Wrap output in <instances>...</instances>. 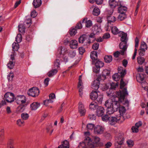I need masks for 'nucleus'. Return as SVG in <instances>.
Here are the masks:
<instances>
[{
    "instance_id": "f257e3e1",
    "label": "nucleus",
    "mask_w": 148,
    "mask_h": 148,
    "mask_svg": "<svg viewBox=\"0 0 148 148\" xmlns=\"http://www.w3.org/2000/svg\"><path fill=\"white\" fill-rule=\"evenodd\" d=\"M128 94L127 88H125L122 91H116L115 97H113L111 99L106 101L105 105L107 108V114L110 115L114 112L117 111L119 106L120 102L124 100L125 96Z\"/></svg>"
},
{
    "instance_id": "f03ea898",
    "label": "nucleus",
    "mask_w": 148,
    "mask_h": 148,
    "mask_svg": "<svg viewBox=\"0 0 148 148\" xmlns=\"http://www.w3.org/2000/svg\"><path fill=\"white\" fill-rule=\"evenodd\" d=\"M122 36L121 38V42L120 43L119 46L120 49H122L121 51V54L123 55L127 47V43L128 39L127 38V35L126 33L122 32Z\"/></svg>"
},
{
    "instance_id": "7ed1b4c3",
    "label": "nucleus",
    "mask_w": 148,
    "mask_h": 148,
    "mask_svg": "<svg viewBox=\"0 0 148 148\" xmlns=\"http://www.w3.org/2000/svg\"><path fill=\"white\" fill-rule=\"evenodd\" d=\"M12 47L13 52L11 55V59L12 61H10V69H13L15 63L14 57L16 54L15 51H18L19 48V45L18 43L14 42L12 44Z\"/></svg>"
},
{
    "instance_id": "20e7f679",
    "label": "nucleus",
    "mask_w": 148,
    "mask_h": 148,
    "mask_svg": "<svg viewBox=\"0 0 148 148\" xmlns=\"http://www.w3.org/2000/svg\"><path fill=\"white\" fill-rule=\"evenodd\" d=\"M95 145L93 144L91 138L87 137L85 139L84 142H80L78 146V148H95Z\"/></svg>"
},
{
    "instance_id": "39448f33",
    "label": "nucleus",
    "mask_w": 148,
    "mask_h": 148,
    "mask_svg": "<svg viewBox=\"0 0 148 148\" xmlns=\"http://www.w3.org/2000/svg\"><path fill=\"white\" fill-rule=\"evenodd\" d=\"M65 51L64 49L62 47H60L58 50V56L60 58H62L63 59L64 61L66 62L68 61V58L67 56L64 53Z\"/></svg>"
},
{
    "instance_id": "423d86ee",
    "label": "nucleus",
    "mask_w": 148,
    "mask_h": 148,
    "mask_svg": "<svg viewBox=\"0 0 148 148\" xmlns=\"http://www.w3.org/2000/svg\"><path fill=\"white\" fill-rule=\"evenodd\" d=\"M39 93V89L36 87H33L30 88L27 91V94L29 96L34 97L38 96Z\"/></svg>"
},
{
    "instance_id": "0eeeda50",
    "label": "nucleus",
    "mask_w": 148,
    "mask_h": 148,
    "mask_svg": "<svg viewBox=\"0 0 148 148\" xmlns=\"http://www.w3.org/2000/svg\"><path fill=\"white\" fill-rule=\"evenodd\" d=\"M123 117L122 116H120V114L116 115L115 116L110 117L109 123L111 125H114L117 121L121 120V119Z\"/></svg>"
},
{
    "instance_id": "6e6552de",
    "label": "nucleus",
    "mask_w": 148,
    "mask_h": 148,
    "mask_svg": "<svg viewBox=\"0 0 148 148\" xmlns=\"http://www.w3.org/2000/svg\"><path fill=\"white\" fill-rule=\"evenodd\" d=\"M124 137L121 135L116 137L115 140V146L118 147L119 146L122 145L124 143ZM118 148H120V146L118 147Z\"/></svg>"
},
{
    "instance_id": "1a4fd4ad",
    "label": "nucleus",
    "mask_w": 148,
    "mask_h": 148,
    "mask_svg": "<svg viewBox=\"0 0 148 148\" xmlns=\"http://www.w3.org/2000/svg\"><path fill=\"white\" fill-rule=\"evenodd\" d=\"M15 100L18 104H23L26 101L25 97L23 95L18 96L16 97Z\"/></svg>"
},
{
    "instance_id": "9d476101",
    "label": "nucleus",
    "mask_w": 148,
    "mask_h": 148,
    "mask_svg": "<svg viewBox=\"0 0 148 148\" xmlns=\"http://www.w3.org/2000/svg\"><path fill=\"white\" fill-rule=\"evenodd\" d=\"M104 130L103 127L100 125H96L94 128V132L95 134H100L103 133Z\"/></svg>"
},
{
    "instance_id": "9b49d317",
    "label": "nucleus",
    "mask_w": 148,
    "mask_h": 148,
    "mask_svg": "<svg viewBox=\"0 0 148 148\" xmlns=\"http://www.w3.org/2000/svg\"><path fill=\"white\" fill-rule=\"evenodd\" d=\"M82 76L80 75L79 77V82L78 85V88H79V94L80 97H82L83 94V89L84 88V87L83 86V83L82 80Z\"/></svg>"
},
{
    "instance_id": "f8f14e48",
    "label": "nucleus",
    "mask_w": 148,
    "mask_h": 148,
    "mask_svg": "<svg viewBox=\"0 0 148 148\" xmlns=\"http://www.w3.org/2000/svg\"><path fill=\"white\" fill-rule=\"evenodd\" d=\"M101 80L98 77L96 79L94 80V81L91 84L92 88L95 90H97L99 87V82Z\"/></svg>"
},
{
    "instance_id": "ddd939ff",
    "label": "nucleus",
    "mask_w": 148,
    "mask_h": 148,
    "mask_svg": "<svg viewBox=\"0 0 148 148\" xmlns=\"http://www.w3.org/2000/svg\"><path fill=\"white\" fill-rule=\"evenodd\" d=\"M78 110L81 116L85 115L86 110L84 108V106L82 102H80L79 103Z\"/></svg>"
},
{
    "instance_id": "4468645a",
    "label": "nucleus",
    "mask_w": 148,
    "mask_h": 148,
    "mask_svg": "<svg viewBox=\"0 0 148 148\" xmlns=\"http://www.w3.org/2000/svg\"><path fill=\"white\" fill-rule=\"evenodd\" d=\"M110 73V71L107 69H105L102 72L101 75L99 76V77L100 80L104 81L106 78V77L107 75Z\"/></svg>"
},
{
    "instance_id": "2eb2a0df",
    "label": "nucleus",
    "mask_w": 148,
    "mask_h": 148,
    "mask_svg": "<svg viewBox=\"0 0 148 148\" xmlns=\"http://www.w3.org/2000/svg\"><path fill=\"white\" fill-rule=\"evenodd\" d=\"M9 92H7L4 95V99L3 100H2L0 103V108L2 106L6 104V101L8 103H9Z\"/></svg>"
},
{
    "instance_id": "dca6fc26",
    "label": "nucleus",
    "mask_w": 148,
    "mask_h": 148,
    "mask_svg": "<svg viewBox=\"0 0 148 148\" xmlns=\"http://www.w3.org/2000/svg\"><path fill=\"white\" fill-rule=\"evenodd\" d=\"M105 110L104 108L101 106L97 107L96 111V114L98 116H101L103 114Z\"/></svg>"
},
{
    "instance_id": "f3484780",
    "label": "nucleus",
    "mask_w": 148,
    "mask_h": 148,
    "mask_svg": "<svg viewBox=\"0 0 148 148\" xmlns=\"http://www.w3.org/2000/svg\"><path fill=\"white\" fill-rule=\"evenodd\" d=\"M26 106L23 104H21L16 108V113L17 114H19L23 112Z\"/></svg>"
},
{
    "instance_id": "a211bd4d",
    "label": "nucleus",
    "mask_w": 148,
    "mask_h": 148,
    "mask_svg": "<svg viewBox=\"0 0 148 148\" xmlns=\"http://www.w3.org/2000/svg\"><path fill=\"white\" fill-rule=\"evenodd\" d=\"M137 80L139 82H140L141 83L142 87L144 89H147V87L146 86H144V84H145L147 85V84L146 83H143L142 82L144 80V77L143 75L141 76L140 75L139 76L137 77Z\"/></svg>"
},
{
    "instance_id": "6ab92c4d",
    "label": "nucleus",
    "mask_w": 148,
    "mask_h": 148,
    "mask_svg": "<svg viewBox=\"0 0 148 148\" xmlns=\"http://www.w3.org/2000/svg\"><path fill=\"white\" fill-rule=\"evenodd\" d=\"M78 43L77 41L75 40H72L70 42V47L71 48L75 49L78 47Z\"/></svg>"
},
{
    "instance_id": "aec40b11",
    "label": "nucleus",
    "mask_w": 148,
    "mask_h": 148,
    "mask_svg": "<svg viewBox=\"0 0 148 148\" xmlns=\"http://www.w3.org/2000/svg\"><path fill=\"white\" fill-rule=\"evenodd\" d=\"M40 106L39 103L38 102H34L30 105V108L32 110H35L38 108Z\"/></svg>"
},
{
    "instance_id": "412c9836",
    "label": "nucleus",
    "mask_w": 148,
    "mask_h": 148,
    "mask_svg": "<svg viewBox=\"0 0 148 148\" xmlns=\"http://www.w3.org/2000/svg\"><path fill=\"white\" fill-rule=\"evenodd\" d=\"M90 57L92 60V63L94 64V61L96 60L97 58V53L96 51H93L91 52Z\"/></svg>"
},
{
    "instance_id": "4be33fe9",
    "label": "nucleus",
    "mask_w": 148,
    "mask_h": 148,
    "mask_svg": "<svg viewBox=\"0 0 148 148\" xmlns=\"http://www.w3.org/2000/svg\"><path fill=\"white\" fill-rule=\"evenodd\" d=\"M58 72V70L56 68L52 69L47 73L48 76L49 77H51L55 75Z\"/></svg>"
},
{
    "instance_id": "5701e85b",
    "label": "nucleus",
    "mask_w": 148,
    "mask_h": 148,
    "mask_svg": "<svg viewBox=\"0 0 148 148\" xmlns=\"http://www.w3.org/2000/svg\"><path fill=\"white\" fill-rule=\"evenodd\" d=\"M98 95H99V93H98L97 91H92L90 95V98L92 100H95L97 98Z\"/></svg>"
},
{
    "instance_id": "b1692460",
    "label": "nucleus",
    "mask_w": 148,
    "mask_h": 148,
    "mask_svg": "<svg viewBox=\"0 0 148 148\" xmlns=\"http://www.w3.org/2000/svg\"><path fill=\"white\" fill-rule=\"evenodd\" d=\"M118 73L120 74L121 76L123 77L126 74V71L125 70H123V68L120 66L118 68Z\"/></svg>"
},
{
    "instance_id": "393cba45",
    "label": "nucleus",
    "mask_w": 148,
    "mask_h": 148,
    "mask_svg": "<svg viewBox=\"0 0 148 148\" xmlns=\"http://www.w3.org/2000/svg\"><path fill=\"white\" fill-rule=\"evenodd\" d=\"M41 3V0H34L33 5L35 8H36L40 6Z\"/></svg>"
},
{
    "instance_id": "a878e982",
    "label": "nucleus",
    "mask_w": 148,
    "mask_h": 148,
    "mask_svg": "<svg viewBox=\"0 0 148 148\" xmlns=\"http://www.w3.org/2000/svg\"><path fill=\"white\" fill-rule=\"evenodd\" d=\"M109 5L112 8H114L118 5V3L115 0H109Z\"/></svg>"
},
{
    "instance_id": "bb28decb",
    "label": "nucleus",
    "mask_w": 148,
    "mask_h": 148,
    "mask_svg": "<svg viewBox=\"0 0 148 148\" xmlns=\"http://www.w3.org/2000/svg\"><path fill=\"white\" fill-rule=\"evenodd\" d=\"M127 10V7L122 5L120 6L118 8V11L119 13L125 14Z\"/></svg>"
},
{
    "instance_id": "cd10ccee",
    "label": "nucleus",
    "mask_w": 148,
    "mask_h": 148,
    "mask_svg": "<svg viewBox=\"0 0 148 148\" xmlns=\"http://www.w3.org/2000/svg\"><path fill=\"white\" fill-rule=\"evenodd\" d=\"M111 31L112 34L114 35H116L120 32L116 26H114L112 27Z\"/></svg>"
},
{
    "instance_id": "c85d7f7f",
    "label": "nucleus",
    "mask_w": 148,
    "mask_h": 148,
    "mask_svg": "<svg viewBox=\"0 0 148 148\" xmlns=\"http://www.w3.org/2000/svg\"><path fill=\"white\" fill-rule=\"evenodd\" d=\"M96 67L98 69H100L103 66V63L102 61L98 60L95 63Z\"/></svg>"
},
{
    "instance_id": "c756f323",
    "label": "nucleus",
    "mask_w": 148,
    "mask_h": 148,
    "mask_svg": "<svg viewBox=\"0 0 148 148\" xmlns=\"http://www.w3.org/2000/svg\"><path fill=\"white\" fill-rule=\"evenodd\" d=\"M118 17V20L119 21H121L124 19L126 17L125 14L120 13Z\"/></svg>"
},
{
    "instance_id": "7c9ffc66",
    "label": "nucleus",
    "mask_w": 148,
    "mask_h": 148,
    "mask_svg": "<svg viewBox=\"0 0 148 148\" xmlns=\"http://www.w3.org/2000/svg\"><path fill=\"white\" fill-rule=\"evenodd\" d=\"M119 111L120 113L119 114L120 115V116H121V114H123L125 113L126 111V109L123 106L121 107L120 106V104H119Z\"/></svg>"
},
{
    "instance_id": "2f4dec72",
    "label": "nucleus",
    "mask_w": 148,
    "mask_h": 148,
    "mask_svg": "<svg viewBox=\"0 0 148 148\" xmlns=\"http://www.w3.org/2000/svg\"><path fill=\"white\" fill-rule=\"evenodd\" d=\"M104 59L106 62L109 63L112 61V57L110 56H105Z\"/></svg>"
},
{
    "instance_id": "473e14b6",
    "label": "nucleus",
    "mask_w": 148,
    "mask_h": 148,
    "mask_svg": "<svg viewBox=\"0 0 148 148\" xmlns=\"http://www.w3.org/2000/svg\"><path fill=\"white\" fill-rule=\"evenodd\" d=\"M100 13V11L99 8L96 7L94 9L92 12L93 15L97 16L99 15Z\"/></svg>"
},
{
    "instance_id": "72a5a7b5",
    "label": "nucleus",
    "mask_w": 148,
    "mask_h": 148,
    "mask_svg": "<svg viewBox=\"0 0 148 148\" xmlns=\"http://www.w3.org/2000/svg\"><path fill=\"white\" fill-rule=\"evenodd\" d=\"M98 107L96 103L94 102H91L89 108L92 110H94Z\"/></svg>"
},
{
    "instance_id": "f704fd0d",
    "label": "nucleus",
    "mask_w": 148,
    "mask_h": 148,
    "mask_svg": "<svg viewBox=\"0 0 148 148\" xmlns=\"http://www.w3.org/2000/svg\"><path fill=\"white\" fill-rule=\"evenodd\" d=\"M60 61L58 59H56L54 62V66L57 69L60 67Z\"/></svg>"
},
{
    "instance_id": "c9c22d12",
    "label": "nucleus",
    "mask_w": 148,
    "mask_h": 148,
    "mask_svg": "<svg viewBox=\"0 0 148 148\" xmlns=\"http://www.w3.org/2000/svg\"><path fill=\"white\" fill-rule=\"evenodd\" d=\"M21 118L23 120H27L29 117L28 114L25 113H23L21 114Z\"/></svg>"
},
{
    "instance_id": "e433bc0d",
    "label": "nucleus",
    "mask_w": 148,
    "mask_h": 148,
    "mask_svg": "<svg viewBox=\"0 0 148 148\" xmlns=\"http://www.w3.org/2000/svg\"><path fill=\"white\" fill-rule=\"evenodd\" d=\"M18 30L21 33L25 32V26L22 24H20L18 25Z\"/></svg>"
},
{
    "instance_id": "4c0bfd02",
    "label": "nucleus",
    "mask_w": 148,
    "mask_h": 148,
    "mask_svg": "<svg viewBox=\"0 0 148 148\" xmlns=\"http://www.w3.org/2000/svg\"><path fill=\"white\" fill-rule=\"evenodd\" d=\"M99 94L96 99L98 102L101 103L103 99V95L99 92Z\"/></svg>"
},
{
    "instance_id": "58836bf2",
    "label": "nucleus",
    "mask_w": 148,
    "mask_h": 148,
    "mask_svg": "<svg viewBox=\"0 0 148 148\" xmlns=\"http://www.w3.org/2000/svg\"><path fill=\"white\" fill-rule=\"evenodd\" d=\"M95 34L93 33H91L90 34L88 42L89 43L93 42L95 39Z\"/></svg>"
},
{
    "instance_id": "ea45409f",
    "label": "nucleus",
    "mask_w": 148,
    "mask_h": 148,
    "mask_svg": "<svg viewBox=\"0 0 148 148\" xmlns=\"http://www.w3.org/2000/svg\"><path fill=\"white\" fill-rule=\"evenodd\" d=\"M64 148H69V142L67 140L63 141V143L61 145Z\"/></svg>"
},
{
    "instance_id": "a19ab883",
    "label": "nucleus",
    "mask_w": 148,
    "mask_h": 148,
    "mask_svg": "<svg viewBox=\"0 0 148 148\" xmlns=\"http://www.w3.org/2000/svg\"><path fill=\"white\" fill-rule=\"evenodd\" d=\"M17 124L20 127L24 125V120L21 119H19L17 121Z\"/></svg>"
},
{
    "instance_id": "79ce46f5",
    "label": "nucleus",
    "mask_w": 148,
    "mask_h": 148,
    "mask_svg": "<svg viewBox=\"0 0 148 148\" xmlns=\"http://www.w3.org/2000/svg\"><path fill=\"white\" fill-rule=\"evenodd\" d=\"M112 78L114 81L116 82L119 80L120 75L117 73H115L113 75Z\"/></svg>"
},
{
    "instance_id": "37998d69",
    "label": "nucleus",
    "mask_w": 148,
    "mask_h": 148,
    "mask_svg": "<svg viewBox=\"0 0 148 148\" xmlns=\"http://www.w3.org/2000/svg\"><path fill=\"white\" fill-rule=\"evenodd\" d=\"M137 62L139 64H142L144 62L145 59L144 58L138 57L137 58Z\"/></svg>"
},
{
    "instance_id": "c03bdc74",
    "label": "nucleus",
    "mask_w": 148,
    "mask_h": 148,
    "mask_svg": "<svg viewBox=\"0 0 148 148\" xmlns=\"http://www.w3.org/2000/svg\"><path fill=\"white\" fill-rule=\"evenodd\" d=\"M140 49H143V50H147V45L144 42H142L140 46Z\"/></svg>"
},
{
    "instance_id": "a18cd8bd",
    "label": "nucleus",
    "mask_w": 148,
    "mask_h": 148,
    "mask_svg": "<svg viewBox=\"0 0 148 148\" xmlns=\"http://www.w3.org/2000/svg\"><path fill=\"white\" fill-rule=\"evenodd\" d=\"M77 33V30L76 29L72 28H71L70 32V34L71 35H75Z\"/></svg>"
},
{
    "instance_id": "49530a36",
    "label": "nucleus",
    "mask_w": 148,
    "mask_h": 148,
    "mask_svg": "<svg viewBox=\"0 0 148 148\" xmlns=\"http://www.w3.org/2000/svg\"><path fill=\"white\" fill-rule=\"evenodd\" d=\"M53 102V101L52 100V99L49 98V99L45 100L43 102V103L44 105L47 106L49 103H52Z\"/></svg>"
},
{
    "instance_id": "de8ad7c7",
    "label": "nucleus",
    "mask_w": 148,
    "mask_h": 148,
    "mask_svg": "<svg viewBox=\"0 0 148 148\" xmlns=\"http://www.w3.org/2000/svg\"><path fill=\"white\" fill-rule=\"evenodd\" d=\"M108 21L111 22H114L115 21V18L114 16H108L107 18Z\"/></svg>"
},
{
    "instance_id": "09e8293b",
    "label": "nucleus",
    "mask_w": 148,
    "mask_h": 148,
    "mask_svg": "<svg viewBox=\"0 0 148 148\" xmlns=\"http://www.w3.org/2000/svg\"><path fill=\"white\" fill-rule=\"evenodd\" d=\"M100 141V138L98 137H95L94 138V142H92L93 144L95 145V147L97 146V144H98Z\"/></svg>"
},
{
    "instance_id": "8fccbe9b",
    "label": "nucleus",
    "mask_w": 148,
    "mask_h": 148,
    "mask_svg": "<svg viewBox=\"0 0 148 148\" xmlns=\"http://www.w3.org/2000/svg\"><path fill=\"white\" fill-rule=\"evenodd\" d=\"M86 38L85 36L82 35L80 36L79 38V43H83L84 41L86 40Z\"/></svg>"
},
{
    "instance_id": "3c124183",
    "label": "nucleus",
    "mask_w": 148,
    "mask_h": 148,
    "mask_svg": "<svg viewBox=\"0 0 148 148\" xmlns=\"http://www.w3.org/2000/svg\"><path fill=\"white\" fill-rule=\"evenodd\" d=\"M22 37L21 34H18L16 38V40L17 43L20 42L22 41Z\"/></svg>"
},
{
    "instance_id": "603ef678",
    "label": "nucleus",
    "mask_w": 148,
    "mask_h": 148,
    "mask_svg": "<svg viewBox=\"0 0 148 148\" xmlns=\"http://www.w3.org/2000/svg\"><path fill=\"white\" fill-rule=\"evenodd\" d=\"M10 97H10V103H11L14 101L15 98L14 94L12 92H10Z\"/></svg>"
},
{
    "instance_id": "864d4df0",
    "label": "nucleus",
    "mask_w": 148,
    "mask_h": 148,
    "mask_svg": "<svg viewBox=\"0 0 148 148\" xmlns=\"http://www.w3.org/2000/svg\"><path fill=\"white\" fill-rule=\"evenodd\" d=\"M85 23L86 27H89L92 25V21L90 20L86 21Z\"/></svg>"
},
{
    "instance_id": "5fc2aeb1",
    "label": "nucleus",
    "mask_w": 148,
    "mask_h": 148,
    "mask_svg": "<svg viewBox=\"0 0 148 148\" xmlns=\"http://www.w3.org/2000/svg\"><path fill=\"white\" fill-rule=\"evenodd\" d=\"M94 127V125L92 123L88 124L87 125V128L88 130H92Z\"/></svg>"
},
{
    "instance_id": "6e6d98bb",
    "label": "nucleus",
    "mask_w": 148,
    "mask_h": 148,
    "mask_svg": "<svg viewBox=\"0 0 148 148\" xmlns=\"http://www.w3.org/2000/svg\"><path fill=\"white\" fill-rule=\"evenodd\" d=\"M127 143L129 146L132 147L134 145L133 141L131 140H129L127 141Z\"/></svg>"
},
{
    "instance_id": "4d7b16f0",
    "label": "nucleus",
    "mask_w": 148,
    "mask_h": 148,
    "mask_svg": "<svg viewBox=\"0 0 148 148\" xmlns=\"http://www.w3.org/2000/svg\"><path fill=\"white\" fill-rule=\"evenodd\" d=\"M107 114L102 116V120L106 121H109L110 117Z\"/></svg>"
},
{
    "instance_id": "13d9d810",
    "label": "nucleus",
    "mask_w": 148,
    "mask_h": 148,
    "mask_svg": "<svg viewBox=\"0 0 148 148\" xmlns=\"http://www.w3.org/2000/svg\"><path fill=\"white\" fill-rule=\"evenodd\" d=\"M99 44L98 43H94L92 46V48L94 50H97L99 48Z\"/></svg>"
},
{
    "instance_id": "bf43d9fd",
    "label": "nucleus",
    "mask_w": 148,
    "mask_h": 148,
    "mask_svg": "<svg viewBox=\"0 0 148 148\" xmlns=\"http://www.w3.org/2000/svg\"><path fill=\"white\" fill-rule=\"evenodd\" d=\"M118 85L117 82L111 83L110 84L111 88L112 89H115L118 86Z\"/></svg>"
},
{
    "instance_id": "052dcab7",
    "label": "nucleus",
    "mask_w": 148,
    "mask_h": 148,
    "mask_svg": "<svg viewBox=\"0 0 148 148\" xmlns=\"http://www.w3.org/2000/svg\"><path fill=\"white\" fill-rule=\"evenodd\" d=\"M145 50L140 49L138 50L139 55L140 56H143L145 54Z\"/></svg>"
},
{
    "instance_id": "680f3d73",
    "label": "nucleus",
    "mask_w": 148,
    "mask_h": 148,
    "mask_svg": "<svg viewBox=\"0 0 148 148\" xmlns=\"http://www.w3.org/2000/svg\"><path fill=\"white\" fill-rule=\"evenodd\" d=\"M126 85V84L123 81V79L122 78L120 82V88L122 89L123 87Z\"/></svg>"
},
{
    "instance_id": "e2e57ef3",
    "label": "nucleus",
    "mask_w": 148,
    "mask_h": 148,
    "mask_svg": "<svg viewBox=\"0 0 148 148\" xmlns=\"http://www.w3.org/2000/svg\"><path fill=\"white\" fill-rule=\"evenodd\" d=\"M78 50L79 53L81 55L83 54L85 51V49L82 47L79 48Z\"/></svg>"
},
{
    "instance_id": "0e129e2a",
    "label": "nucleus",
    "mask_w": 148,
    "mask_h": 148,
    "mask_svg": "<svg viewBox=\"0 0 148 148\" xmlns=\"http://www.w3.org/2000/svg\"><path fill=\"white\" fill-rule=\"evenodd\" d=\"M82 26L81 22L78 23L76 25L75 28L78 29H80L82 28Z\"/></svg>"
},
{
    "instance_id": "69168bd1",
    "label": "nucleus",
    "mask_w": 148,
    "mask_h": 148,
    "mask_svg": "<svg viewBox=\"0 0 148 148\" xmlns=\"http://www.w3.org/2000/svg\"><path fill=\"white\" fill-rule=\"evenodd\" d=\"M110 35L108 33H106L103 36V39H106L110 38Z\"/></svg>"
},
{
    "instance_id": "338daca9",
    "label": "nucleus",
    "mask_w": 148,
    "mask_h": 148,
    "mask_svg": "<svg viewBox=\"0 0 148 148\" xmlns=\"http://www.w3.org/2000/svg\"><path fill=\"white\" fill-rule=\"evenodd\" d=\"M89 118L91 120H95L96 118V116L94 114H89L88 115Z\"/></svg>"
},
{
    "instance_id": "774afa93",
    "label": "nucleus",
    "mask_w": 148,
    "mask_h": 148,
    "mask_svg": "<svg viewBox=\"0 0 148 148\" xmlns=\"http://www.w3.org/2000/svg\"><path fill=\"white\" fill-rule=\"evenodd\" d=\"M50 80V79L47 77L44 80V84L46 86H47L48 85L49 82Z\"/></svg>"
}]
</instances>
